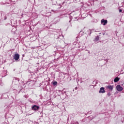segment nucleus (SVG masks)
<instances>
[{
    "mask_svg": "<svg viewBox=\"0 0 124 124\" xmlns=\"http://www.w3.org/2000/svg\"><path fill=\"white\" fill-rule=\"evenodd\" d=\"M31 109L33 111H37V110H38L39 109V107L35 105L32 106Z\"/></svg>",
    "mask_w": 124,
    "mask_h": 124,
    "instance_id": "nucleus-1",
    "label": "nucleus"
},
{
    "mask_svg": "<svg viewBox=\"0 0 124 124\" xmlns=\"http://www.w3.org/2000/svg\"><path fill=\"white\" fill-rule=\"evenodd\" d=\"M107 23H108L107 20H105L103 19L101 21V23L102 24V25H103L104 26H106V25H107Z\"/></svg>",
    "mask_w": 124,
    "mask_h": 124,
    "instance_id": "nucleus-2",
    "label": "nucleus"
},
{
    "mask_svg": "<svg viewBox=\"0 0 124 124\" xmlns=\"http://www.w3.org/2000/svg\"><path fill=\"white\" fill-rule=\"evenodd\" d=\"M116 89L118 92H122V91L124 90V88H123L120 85H117Z\"/></svg>",
    "mask_w": 124,
    "mask_h": 124,
    "instance_id": "nucleus-3",
    "label": "nucleus"
},
{
    "mask_svg": "<svg viewBox=\"0 0 124 124\" xmlns=\"http://www.w3.org/2000/svg\"><path fill=\"white\" fill-rule=\"evenodd\" d=\"M14 59L15 61H18L19 59H20V55L18 54H16L14 56Z\"/></svg>",
    "mask_w": 124,
    "mask_h": 124,
    "instance_id": "nucleus-4",
    "label": "nucleus"
},
{
    "mask_svg": "<svg viewBox=\"0 0 124 124\" xmlns=\"http://www.w3.org/2000/svg\"><path fill=\"white\" fill-rule=\"evenodd\" d=\"M99 93H105V90L104 87H101L99 91Z\"/></svg>",
    "mask_w": 124,
    "mask_h": 124,
    "instance_id": "nucleus-5",
    "label": "nucleus"
},
{
    "mask_svg": "<svg viewBox=\"0 0 124 124\" xmlns=\"http://www.w3.org/2000/svg\"><path fill=\"white\" fill-rule=\"evenodd\" d=\"M98 40H99V37H98V36H97V37H96L94 40V42H95V43H97V41H98Z\"/></svg>",
    "mask_w": 124,
    "mask_h": 124,
    "instance_id": "nucleus-6",
    "label": "nucleus"
},
{
    "mask_svg": "<svg viewBox=\"0 0 124 124\" xmlns=\"http://www.w3.org/2000/svg\"><path fill=\"white\" fill-rule=\"evenodd\" d=\"M108 89H109V90H110V91H112L113 90V86H112L111 85H108Z\"/></svg>",
    "mask_w": 124,
    "mask_h": 124,
    "instance_id": "nucleus-7",
    "label": "nucleus"
},
{
    "mask_svg": "<svg viewBox=\"0 0 124 124\" xmlns=\"http://www.w3.org/2000/svg\"><path fill=\"white\" fill-rule=\"evenodd\" d=\"M120 80V78H116L115 79H114V82H115V83H117V82H118V81H119Z\"/></svg>",
    "mask_w": 124,
    "mask_h": 124,
    "instance_id": "nucleus-8",
    "label": "nucleus"
},
{
    "mask_svg": "<svg viewBox=\"0 0 124 124\" xmlns=\"http://www.w3.org/2000/svg\"><path fill=\"white\" fill-rule=\"evenodd\" d=\"M70 20H69V23L71 25V27H72V25L71 24V21H72V19L71 18V17H70Z\"/></svg>",
    "mask_w": 124,
    "mask_h": 124,
    "instance_id": "nucleus-9",
    "label": "nucleus"
},
{
    "mask_svg": "<svg viewBox=\"0 0 124 124\" xmlns=\"http://www.w3.org/2000/svg\"><path fill=\"white\" fill-rule=\"evenodd\" d=\"M58 82L57 81H54L53 82V85H54V86H56V85H57Z\"/></svg>",
    "mask_w": 124,
    "mask_h": 124,
    "instance_id": "nucleus-10",
    "label": "nucleus"
},
{
    "mask_svg": "<svg viewBox=\"0 0 124 124\" xmlns=\"http://www.w3.org/2000/svg\"><path fill=\"white\" fill-rule=\"evenodd\" d=\"M107 95H108V96H110L111 95V93H108Z\"/></svg>",
    "mask_w": 124,
    "mask_h": 124,
    "instance_id": "nucleus-11",
    "label": "nucleus"
},
{
    "mask_svg": "<svg viewBox=\"0 0 124 124\" xmlns=\"http://www.w3.org/2000/svg\"><path fill=\"white\" fill-rule=\"evenodd\" d=\"M73 124H79V123H78V122H74Z\"/></svg>",
    "mask_w": 124,
    "mask_h": 124,
    "instance_id": "nucleus-12",
    "label": "nucleus"
},
{
    "mask_svg": "<svg viewBox=\"0 0 124 124\" xmlns=\"http://www.w3.org/2000/svg\"><path fill=\"white\" fill-rule=\"evenodd\" d=\"M122 11H123L122 10H121V9L119 10L120 13H121V12H122Z\"/></svg>",
    "mask_w": 124,
    "mask_h": 124,
    "instance_id": "nucleus-13",
    "label": "nucleus"
},
{
    "mask_svg": "<svg viewBox=\"0 0 124 124\" xmlns=\"http://www.w3.org/2000/svg\"><path fill=\"white\" fill-rule=\"evenodd\" d=\"M4 20H6V17L5 18Z\"/></svg>",
    "mask_w": 124,
    "mask_h": 124,
    "instance_id": "nucleus-14",
    "label": "nucleus"
}]
</instances>
